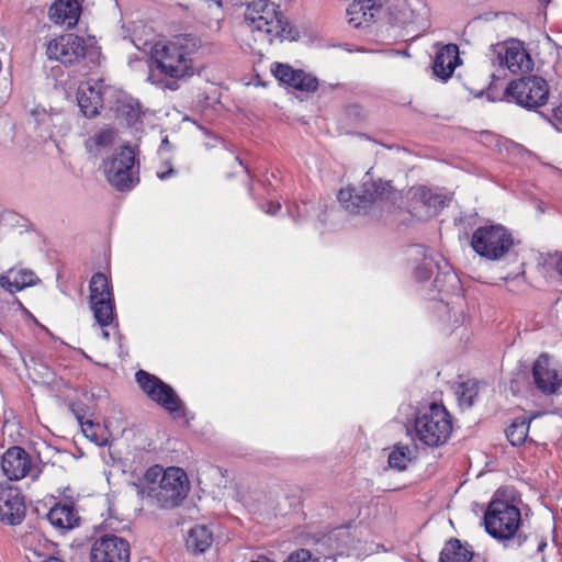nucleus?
Masks as SVG:
<instances>
[{"mask_svg": "<svg viewBox=\"0 0 562 562\" xmlns=\"http://www.w3.org/2000/svg\"><path fill=\"white\" fill-rule=\"evenodd\" d=\"M288 86L303 92H314L318 88V80L303 70H296Z\"/></svg>", "mask_w": 562, "mask_h": 562, "instance_id": "32", "label": "nucleus"}, {"mask_svg": "<svg viewBox=\"0 0 562 562\" xmlns=\"http://www.w3.org/2000/svg\"><path fill=\"white\" fill-rule=\"evenodd\" d=\"M473 553L458 539L449 540L440 552V562H470Z\"/></svg>", "mask_w": 562, "mask_h": 562, "instance_id": "26", "label": "nucleus"}, {"mask_svg": "<svg viewBox=\"0 0 562 562\" xmlns=\"http://www.w3.org/2000/svg\"><path fill=\"white\" fill-rule=\"evenodd\" d=\"M145 481L147 485L144 493L150 503L159 508L179 506L190 491L188 475L178 467H150L145 473Z\"/></svg>", "mask_w": 562, "mask_h": 562, "instance_id": "3", "label": "nucleus"}, {"mask_svg": "<svg viewBox=\"0 0 562 562\" xmlns=\"http://www.w3.org/2000/svg\"><path fill=\"white\" fill-rule=\"evenodd\" d=\"M1 469L11 481L24 477L36 480L42 473V467L21 447H11L2 456Z\"/></svg>", "mask_w": 562, "mask_h": 562, "instance_id": "13", "label": "nucleus"}, {"mask_svg": "<svg viewBox=\"0 0 562 562\" xmlns=\"http://www.w3.org/2000/svg\"><path fill=\"white\" fill-rule=\"evenodd\" d=\"M473 250L488 260H499L514 246L510 232L501 224L477 227L471 238Z\"/></svg>", "mask_w": 562, "mask_h": 562, "instance_id": "7", "label": "nucleus"}, {"mask_svg": "<svg viewBox=\"0 0 562 562\" xmlns=\"http://www.w3.org/2000/svg\"><path fill=\"white\" fill-rule=\"evenodd\" d=\"M25 515L24 497L16 486L9 483L0 484V520L18 525Z\"/></svg>", "mask_w": 562, "mask_h": 562, "instance_id": "18", "label": "nucleus"}, {"mask_svg": "<svg viewBox=\"0 0 562 562\" xmlns=\"http://www.w3.org/2000/svg\"><path fill=\"white\" fill-rule=\"evenodd\" d=\"M176 173L177 171L172 168L170 161H164L156 172L160 180H166L170 177H173Z\"/></svg>", "mask_w": 562, "mask_h": 562, "instance_id": "38", "label": "nucleus"}, {"mask_svg": "<svg viewBox=\"0 0 562 562\" xmlns=\"http://www.w3.org/2000/svg\"><path fill=\"white\" fill-rule=\"evenodd\" d=\"M199 48L200 41L191 34L154 44L150 48L148 81L165 90H177L180 81L198 72L195 56Z\"/></svg>", "mask_w": 562, "mask_h": 562, "instance_id": "1", "label": "nucleus"}, {"mask_svg": "<svg viewBox=\"0 0 562 562\" xmlns=\"http://www.w3.org/2000/svg\"><path fill=\"white\" fill-rule=\"evenodd\" d=\"M281 209V204L279 202L270 201L267 204L262 205V210L267 214L274 215Z\"/></svg>", "mask_w": 562, "mask_h": 562, "instance_id": "40", "label": "nucleus"}, {"mask_svg": "<svg viewBox=\"0 0 562 562\" xmlns=\"http://www.w3.org/2000/svg\"><path fill=\"white\" fill-rule=\"evenodd\" d=\"M114 524H115V521H113V520H111V519L106 520V527H109V528H110V529H112V530L117 531V530H119V528H117V527H115V526H114Z\"/></svg>", "mask_w": 562, "mask_h": 562, "instance_id": "44", "label": "nucleus"}, {"mask_svg": "<svg viewBox=\"0 0 562 562\" xmlns=\"http://www.w3.org/2000/svg\"><path fill=\"white\" fill-rule=\"evenodd\" d=\"M553 116L562 130V103L553 110Z\"/></svg>", "mask_w": 562, "mask_h": 562, "instance_id": "41", "label": "nucleus"}, {"mask_svg": "<svg viewBox=\"0 0 562 562\" xmlns=\"http://www.w3.org/2000/svg\"><path fill=\"white\" fill-rule=\"evenodd\" d=\"M131 117H137L138 116V109H135L131 106V112L128 113Z\"/></svg>", "mask_w": 562, "mask_h": 562, "instance_id": "45", "label": "nucleus"}, {"mask_svg": "<svg viewBox=\"0 0 562 562\" xmlns=\"http://www.w3.org/2000/svg\"><path fill=\"white\" fill-rule=\"evenodd\" d=\"M346 14L348 24L355 29L368 26L375 18L361 0H353L348 5Z\"/></svg>", "mask_w": 562, "mask_h": 562, "instance_id": "25", "label": "nucleus"}, {"mask_svg": "<svg viewBox=\"0 0 562 562\" xmlns=\"http://www.w3.org/2000/svg\"><path fill=\"white\" fill-rule=\"evenodd\" d=\"M505 95L517 104L533 109L543 105L549 97L547 81L539 76H528L508 83Z\"/></svg>", "mask_w": 562, "mask_h": 562, "instance_id": "10", "label": "nucleus"}, {"mask_svg": "<svg viewBox=\"0 0 562 562\" xmlns=\"http://www.w3.org/2000/svg\"><path fill=\"white\" fill-rule=\"evenodd\" d=\"M547 547V542L546 541H540L539 544H538V551H543V549Z\"/></svg>", "mask_w": 562, "mask_h": 562, "instance_id": "47", "label": "nucleus"}, {"mask_svg": "<svg viewBox=\"0 0 562 562\" xmlns=\"http://www.w3.org/2000/svg\"><path fill=\"white\" fill-rule=\"evenodd\" d=\"M479 393V384L476 381L469 380L459 385L457 391L458 402L461 407H471L474 398Z\"/></svg>", "mask_w": 562, "mask_h": 562, "instance_id": "33", "label": "nucleus"}, {"mask_svg": "<svg viewBox=\"0 0 562 562\" xmlns=\"http://www.w3.org/2000/svg\"><path fill=\"white\" fill-rule=\"evenodd\" d=\"M416 259L422 258V263L415 268L414 276L418 281L430 279L434 268L441 269L439 262L431 256L426 254V249L422 246L414 248Z\"/></svg>", "mask_w": 562, "mask_h": 562, "instance_id": "27", "label": "nucleus"}, {"mask_svg": "<svg viewBox=\"0 0 562 562\" xmlns=\"http://www.w3.org/2000/svg\"><path fill=\"white\" fill-rule=\"evenodd\" d=\"M303 212H305V210L307 209V204L306 203H303ZM299 215H301L302 211H301V207H299Z\"/></svg>", "mask_w": 562, "mask_h": 562, "instance_id": "48", "label": "nucleus"}, {"mask_svg": "<svg viewBox=\"0 0 562 562\" xmlns=\"http://www.w3.org/2000/svg\"><path fill=\"white\" fill-rule=\"evenodd\" d=\"M530 420L526 418L515 419L506 430V437L513 446L522 445L529 432Z\"/></svg>", "mask_w": 562, "mask_h": 562, "instance_id": "30", "label": "nucleus"}, {"mask_svg": "<svg viewBox=\"0 0 562 562\" xmlns=\"http://www.w3.org/2000/svg\"><path fill=\"white\" fill-rule=\"evenodd\" d=\"M171 149V144L167 136H165L161 140V144L159 146V154H162L164 151H169Z\"/></svg>", "mask_w": 562, "mask_h": 562, "instance_id": "42", "label": "nucleus"}, {"mask_svg": "<svg viewBox=\"0 0 562 562\" xmlns=\"http://www.w3.org/2000/svg\"><path fill=\"white\" fill-rule=\"evenodd\" d=\"M135 378L140 389L151 401L169 413L183 412V403L170 385L144 370H138Z\"/></svg>", "mask_w": 562, "mask_h": 562, "instance_id": "12", "label": "nucleus"}, {"mask_svg": "<svg viewBox=\"0 0 562 562\" xmlns=\"http://www.w3.org/2000/svg\"><path fill=\"white\" fill-rule=\"evenodd\" d=\"M435 286L439 293L453 292L459 289V279L456 273L443 271L442 274H437L435 278Z\"/></svg>", "mask_w": 562, "mask_h": 562, "instance_id": "34", "label": "nucleus"}, {"mask_svg": "<svg viewBox=\"0 0 562 562\" xmlns=\"http://www.w3.org/2000/svg\"><path fill=\"white\" fill-rule=\"evenodd\" d=\"M114 138L115 133L112 128H103L89 137L85 145L91 155L98 156L101 150L108 148L114 142Z\"/></svg>", "mask_w": 562, "mask_h": 562, "instance_id": "28", "label": "nucleus"}, {"mask_svg": "<svg viewBox=\"0 0 562 562\" xmlns=\"http://www.w3.org/2000/svg\"><path fill=\"white\" fill-rule=\"evenodd\" d=\"M26 558L29 562H63L59 558L53 557L50 554H42L36 550L30 551V553L26 554Z\"/></svg>", "mask_w": 562, "mask_h": 562, "instance_id": "37", "label": "nucleus"}, {"mask_svg": "<svg viewBox=\"0 0 562 562\" xmlns=\"http://www.w3.org/2000/svg\"><path fill=\"white\" fill-rule=\"evenodd\" d=\"M46 55L49 59L71 65L86 55V42L75 34H64L48 42Z\"/></svg>", "mask_w": 562, "mask_h": 562, "instance_id": "17", "label": "nucleus"}, {"mask_svg": "<svg viewBox=\"0 0 562 562\" xmlns=\"http://www.w3.org/2000/svg\"><path fill=\"white\" fill-rule=\"evenodd\" d=\"M101 336L103 337V339L109 340V338H110V333H109V330H106V329L102 328V329H101Z\"/></svg>", "mask_w": 562, "mask_h": 562, "instance_id": "46", "label": "nucleus"}, {"mask_svg": "<svg viewBox=\"0 0 562 562\" xmlns=\"http://www.w3.org/2000/svg\"><path fill=\"white\" fill-rule=\"evenodd\" d=\"M459 48L456 44L443 45L437 53L434 60V74L441 80L449 79L459 64Z\"/></svg>", "mask_w": 562, "mask_h": 562, "instance_id": "20", "label": "nucleus"}, {"mask_svg": "<svg viewBox=\"0 0 562 562\" xmlns=\"http://www.w3.org/2000/svg\"><path fill=\"white\" fill-rule=\"evenodd\" d=\"M397 194L389 181H366L358 189H341L338 201L347 212L361 214L373 206L383 209L394 205Z\"/></svg>", "mask_w": 562, "mask_h": 562, "instance_id": "5", "label": "nucleus"}, {"mask_svg": "<svg viewBox=\"0 0 562 562\" xmlns=\"http://www.w3.org/2000/svg\"><path fill=\"white\" fill-rule=\"evenodd\" d=\"M532 378L537 390L544 395L555 394L562 387V368L546 353L535 361Z\"/></svg>", "mask_w": 562, "mask_h": 562, "instance_id": "16", "label": "nucleus"}, {"mask_svg": "<svg viewBox=\"0 0 562 562\" xmlns=\"http://www.w3.org/2000/svg\"><path fill=\"white\" fill-rule=\"evenodd\" d=\"M115 89L103 80H88L81 82L77 91L78 105L87 117H93L105 103H111Z\"/></svg>", "mask_w": 562, "mask_h": 562, "instance_id": "14", "label": "nucleus"}, {"mask_svg": "<svg viewBox=\"0 0 562 562\" xmlns=\"http://www.w3.org/2000/svg\"><path fill=\"white\" fill-rule=\"evenodd\" d=\"M52 526L60 531L74 529L79 525V516L72 504L57 503L47 513Z\"/></svg>", "mask_w": 562, "mask_h": 562, "instance_id": "21", "label": "nucleus"}, {"mask_svg": "<svg viewBox=\"0 0 562 562\" xmlns=\"http://www.w3.org/2000/svg\"><path fill=\"white\" fill-rule=\"evenodd\" d=\"M296 69H293L288 64L273 63L271 65V72L281 83L289 85L291 80H293V75Z\"/></svg>", "mask_w": 562, "mask_h": 562, "instance_id": "35", "label": "nucleus"}, {"mask_svg": "<svg viewBox=\"0 0 562 562\" xmlns=\"http://www.w3.org/2000/svg\"><path fill=\"white\" fill-rule=\"evenodd\" d=\"M502 496L503 491L497 490L484 513V526L491 537L505 541L516 536L521 524V515L518 507Z\"/></svg>", "mask_w": 562, "mask_h": 562, "instance_id": "6", "label": "nucleus"}, {"mask_svg": "<svg viewBox=\"0 0 562 562\" xmlns=\"http://www.w3.org/2000/svg\"><path fill=\"white\" fill-rule=\"evenodd\" d=\"M130 555L128 541L115 535L97 538L90 549L91 562H130Z\"/></svg>", "mask_w": 562, "mask_h": 562, "instance_id": "15", "label": "nucleus"}, {"mask_svg": "<svg viewBox=\"0 0 562 562\" xmlns=\"http://www.w3.org/2000/svg\"><path fill=\"white\" fill-rule=\"evenodd\" d=\"M414 198L426 205L429 213H436L446 205V198L442 194L434 193L425 187L415 189Z\"/></svg>", "mask_w": 562, "mask_h": 562, "instance_id": "29", "label": "nucleus"}, {"mask_svg": "<svg viewBox=\"0 0 562 562\" xmlns=\"http://www.w3.org/2000/svg\"><path fill=\"white\" fill-rule=\"evenodd\" d=\"M40 280L32 270H10L0 278V285L10 293L19 292L27 286L35 285Z\"/></svg>", "mask_w": 562, "mask_h": 562, "instance_id": "22", "label": "nucleus"}, {"mask_svg": "<svg viewBox=\"0 0 562 562\" xmlns=\"http://www.w3.org/2000/svg\"><path fill=\"white\" fill-rule=\"evenodd\" d=\"M525 540H526V537H524V538L521 539V537H520V536H518V544H519V546H521V544H522V542H524Z\"/></svg>", "mask_w": 562, "mask_h": 562, "instance_id": "49", "label": "nucleus"}, {"mask_svg": "<svg viewBox=\"0 0 562 562\" xmlns=\"http://www.w3.org/2000/svg\"><path fill=\"white\" fill-rule=\"evenodd\" d=\"M418 443L413 446L397 443L389 454V465L392 469L403 471L417 458Z\"/></svg>", "mask_w": 562, "mask_h": 562, "instance_id": "24", "label": "nucleus"}, {"mask_svg": "<svg viewBox=\"0 0 562 562\" xmlns=\"http://www.w3.org/2000/svg\"><path fill=\"white\" fill-rule=\"evenodd\" d=\"M490 59L493 65L508 69L512 74L529 72L533 68V60L518 40L492 45L490 48Z\"/></svg>", "mask_w": 562, "mask_h": 562, "instance_id": "8", "label": "nucleus"}, {"mask_svg": "<svg viewBox=\"0 0 562 562\" xmlns=\"http://www.w3.org/2000/svg\"><path fill=\"white\" fill-rule=\"evenodd\" d=\"M77 418L81 425L82 431L85 436L92 442H94L99 447H103L106 445L108 439L104 435L103 429L100 425H95L91 420H82V417L77 414Z\"/></svg>", "mask_w": 562, "mask_h": 562, "instance_id": "31", "label": "nucleus"}, {"mask_svg": "<svg viewBox=\"0 0 562 562\" xmlns=\"http://www.w3.org/2000/svg\"><path fill=\"white\" fill-rule=\"evenodd\" d=\"M135 150L131 146L121 147L104 166L109 183L119 191L130 190L135 181Z\"/></svg>", "mask_w": 562, "mask_h": 562, "instance_id": "11", "label": "nucleus"}, {"mask_svg": "<svg viewBox=\"0 0 562 562\" xmlns=\"http://www.w3.org/2000/svg\"><path fill=\"white\" fill-rule=\"evenodd\" d=\"M80 14L81 4L78 0H56L49 8V19L68 29L78 23Z\"/></svg>", "mask_w": 562, "mask_h": 562, "instance_id": "19", "label": "nucleus"}, {"mask_svg": "<svg viewBox=\"0 0 562 562\" xmlns=\"http://www.w3.org/2000/svg\"><path fill=\"white\" fill-rule=\"evenodd\" d=\"M89 303L95 322L105 327L114 321L115 304L111 283L105 274L97 272L89 284Z\"/></svg>", "mask_w": 562, "mask_h": 562, "instance_id": "9", "label": "nucleus"}, {"mask_svg": "<svg viewBox=\"0 0 562 562\" xmlns=\"http://www.w3.org/2000/svg\"><path fill=\"white\" fill-rule=\"evenodd\" d=\"M555 269L562 276V257L557 261Z\"/></svg>", "mask_w": 562, "mask_h": 562, "instance_id": "43", "label": "nucleus"}, {"mask_svg": "<svg viewBox=\"0 0 562 562\" xmlns=\"http://www.w3.org/2000/svg\"><path fill=\"white\" fill-rule=\"evenodd\" d=\"M406 2L413 15L419 16L426 11L425 3L422 0H406Z\"/></svg>", "mask_w": 562, "mask_h": 562, "instance_id": "39", "label": "nucleus"}, {"mask_svg": "<svg viewBox=\"0 0 562 562\" xmlns=\"http://www.w3.org/2000/svg\"><path fill=\"white\" fill-rule=\"evenodd\" d=\"M244 15V27L252 33L256 42L271 44L274 40L292 37L286 19L269 0L248 2Z\"/></svg>", "mask_w": 562, "mask_h": 562, "instance_id": "4", "label": "nucleus"}, {"mask_svg": "<svg viewBox=\"0 0 562 562\" xmlns=\"http://www.w3.org/2000/svg\"><path fill=\"white\" fill-rule=\"evenodd\" d=\"M213 543V532L205 525H196L190 529L186 539V546L193 553L205 552Z\"/></svg>", "mask_w": 562, "mask_h": 562, "instance_id": "23", "label": "nucleus"}, {"mask_svg": "<svg viewBox=\"0 0 562 562\" xmlns=\"http://www.w3.org/2000/svg\"><path fill=\"white\" fill-rule=\"evenodd\" d=\"M398 418L405 426L406 435L423 447L443 446L452 434L451 415L441 404L430 403L419 408L402 404Z\"/></svg>", "mask_w": 562, "mask_h": 562, "instance_id": "2", "label": "nucleus"}, {"mask_svg": "<svg viewBox=\"0 0 562 562\" xmlns=\"http://www.w3.org/2000/svg\"><path fill=\"white\" fill-rule=\"evenodd\" d=\"M284 562H319L317 558H314L312 553L306 549H300L292 552Z\"/></svg>", "mask_w": 562, "mask_h": 562, "instance_id": "36", "label": "nucleus"}]
</instances>
